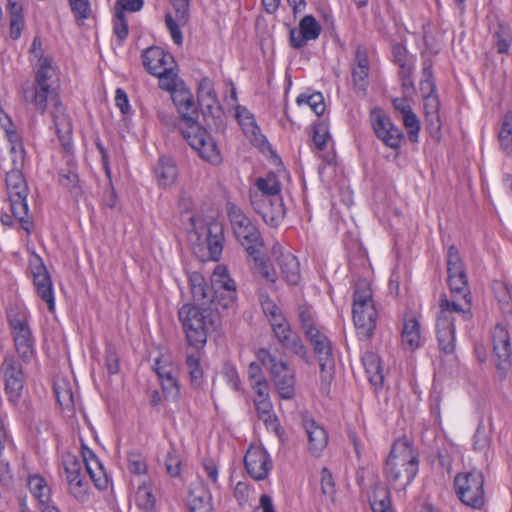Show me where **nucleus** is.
I'll use <instances>...</instances> for the list:
<instances>
[{
    "label": "nucleus",
    "instance_id": "nucleus-52",
    "mask_svg": "<svg viewBox=\"0 0 512 512\" xmlns=\"http://www.w3.org/2000/svg\"><path fill=\"white\" fill-rule=\"evenodd\" d=\"M404 142V135L400 128L393 124L386 123V146L395 150L399 149Z\"/></svg>",
    "mask_w": 512,
    "mask_h": 512
},
{
    "label": "nucleus",
    "instance_id": "nucleus-41",
    "mask_svg": "<svg viewBox=\"0 0 512 512\" xmlns=\"http://www.w3.org/2000/svg\"><path fill=\"white\" fill-rule=\"evenodd\" d=\"M6 316L12 329L28 325L26 311L20 305H9L6 309Z\"/></svg>",
    "mask_w": 512,
    "mask_h": 512
},
{
    "label": "nucleus",
    "instance_id": "nucleus-12",
    "mask_svg": "<svg viewBox=\"0 0 512 512\" xmlns=\"http://www.w3.org/2000/svg\"><path fill=\"white\" fill-rule=\"evenodd\" d=\"M493 355L500 379H504L512 365V347L508 329L497 323L492 330Z\"/></svg>",
    "mask_w": 512,
    "mask_h": 512
},
{
    "label": "nucleus",
    "instance_id": "nucleus-21",
    "mask_svg": "<svg viewBox=\"0 0 512 512\" xmlns=\"http://www.w3.org/2000/svg\"><path fill=\"white\" fill-rule=\"evenodd\" d=\"M142 64L147 72L152 75L162 69L171 67L175 62L171 54L166 53L160 47L151 46L142 53Z\"/></svg>",
    "mask_w": 512,
    "mask_h": 512
},
{
    "label": "nucleus",
    "instance_id": "nucleus-31",
    "mask_svg": "<svg viewBox=\"0 0 512 512\" xmlns=\"http://www.w3.org/2000/svg\"><path fill=\"white\" fill-rule=\"evenodd\" d=\"M28 487L40 504H47L49 502L50 488L47 486L45 480L41 476H31L28 480Z\"/></svg>",
    "mask_w": 512,
    "mask_h": 512
},
{
    "label": "nucleus",
    "instance_id": "nucleus-45",
    "mask_svg": "<svg viewBox=\"0 0 512 512\" xmlns=\"http://www.w3.org/2000/svg\"><path fill=\"white\" fill-rule=\"evenodd\" d=\"M136 505L142 510L149 511L155 505V497L146 484H142L136 491Z\"/></svg>",
    "mask_w": 512,
    "mask_h": 512
},
{
    "label": "nucleus",
    "instance_id": "nucleus-32",
    "mask_svg": "<svg viewBox=\"0 0 512 512\" xmlns=\"http://www.w3.org/2000/svg\"><path fill=\"white\" fill-rule=\"evenodd\" d=\"M192 305L198 306L212 313L214 304H216L217 290H191Z\"/></svg>",
    "mask_w": 512,
    "mask_h": 512
},
{
    "label": "nucleus",
    "instance_id": "nucleus-14",
    "mask_svg": "<svg viewBox=\"0 0 512 512\" xmlns=\"http://www.w3.org/2000/svg\"><path fill=\"white\" fill-rule=\"evenodd\" d=\"M0 371L3 375L5 393L10 402L16 403L21 397L25 379L22 365L12 356H6Z\"/></svg>",
    "mask_w": 512,
    "mask_h": 512
},
{
    "label": "nucleus",
    "instance_id": "nucleus-25",
    "mask_svg": "<svg viewBox=\"0 0 512 512\" xmlns=\"http://www.w3.org/2000/svg\"><path fill=\"white\" fill-rule=\"evenodd\" d=\"M256 398L254 400L255 408L260 419L266 425L269 423L276 424L277 419L272 412V403L269 400V388L254 390Z\"/></svg>",
    "mask_w": 512,
    "mask_h": 512
},
{
    "label": "nucleus",
    "instance_id": "nucleus-15",
    "mask_svg": "<svg viewBox=\"0 0 512 512\" xmlns=\"http://www.w3.org/2000/svg\"><path fill=\"white\" fill-rule=\"evenodd\" d=\"M172 94V100L180 115L178 128L180 132L184 127L192 126L198 122L199 111L195 105L192 94L184 88L175 90Z\"/></svg>",
    "mask_w": 512,
    "mask_h": 512
},
{
    "label": "nucleus",
    "instance_id": "nucleus-37",
    "mask_svg": "<svg viewBox=\"0 0 512 512\" xmlns=\"http://www.w3.org/2000/svg\"><path fill=\"white\" fill-rule=\"evenodd\" d=\"M212 288H236L234 280L230 277L228 270L225 266H216L213 274L211 275Z\"/></svg>",
    "mask_w": 512,
    "mask_h": 512
},
{
    "label": "nucleus",
    "instance_id": "nucleus-23",
    "mask_svg": "<svg viewBox=\"0 0 512 512\" xmlns=\"http://www.w3.org/2000/svg\"><path fill=\"white\" fill-rule=\"evenodd\" d=\"M363 365L370 384L374 387L377 394L382 390L384 383V373L382 369L381 358L372 351L366 352L362 357Z\"/></svg>",
    "mask_w": 512,
    "mask_h": 512
},
{
    "label": "nucleus",
    "instance_id": "nucleus-18",
    "mask_svg": "<svg viewBox=\"0 0 512 512\" xmlns=\"http://www.w3.org/2000/svg\"><path fill=\"white\" fill-rule=\"evenodd\" d=\"M307 338L313 346L314 353L317 355L321 372L331 376L335 362L329 338L319 330L313 332Z\"/></svg>",
    "mask_w": 512,
    "mask_h": 512
},
{
    "label": "nucleus",
    "instance_id": "nucleus-27",
    "mask_svg": "<svg viewBox=\"0 0 512 512\" xmlns=\"http://www.w3.org/2000/svg\"><path fill=\"white\" fill-rule=\"evenodd\" d=\"M13 330L14 342L17 353L22 358H29L32 355V337L28 325Z\"/></svg>",
    "mask_w": 512,
    "mask_h": 512
},
{
    "label": "nucleus",
    "instance_id": "nucleus-29",
    "mask_svg": "<svg viewBox=\"0 0 512 512\" xmlns=\"http://www.w3.org/2000/svg\"><path fill=\"white\" fill-rule=\"evenodd\" d=\"M256 187L257 190L250 191V193H260L271 198L280 197L281 185L273 173H269L265 178L257 179Z\"/></svg>",
    "mask_w": 512,
    "mask_h": 512
},
{
    "label": "nucleus",
    "instance_id": "nucleus-17",
    "mask_svg": "<svg viewBox=\"0 0 512 512\" xmlns=\"http://www.w3.org/2000/svg\"><path fill=\"white\" fill-rule=\"evenodd\" d=\"M302 426L308 437V450L319 457L328 444V434L324 427L317 424L316 421L307 413L302 414Z\"/></svg>",
    "mask_w": 512,
    "mask_h": 512
},
{
    "label": "nucleus",
    "instance_id": "nucleus-28",
    "mask_svg": "<svg viewBox=\"0 0 512 512\" xmlns=\"http://www.w3.org/2000/svg\"><path fill=\"white\" fill-rule=\"evenodd\" d=\"M402 343L411 351L420 346V324L415 318L405 320L402 331Z\"/></svg>",
    "mask_w": 512,
    "mask_h": 512
},
{
    "label": "nucleus",
    "instance_id": "nucleus-57",
    "mask_svg": "<svg viewBox=\"0 0 512 512\" xmlns=\"http://www.w3.org/2000/svg\"><path fill=\"white\" fill-rule=\"evenodd\" d=\"M113 30L115 35L120 41H123L127 38L129 33L128 22L125 17V13L121 10H116L115 12V20L113 25Z\"/></svg>",
    "mask_w": 512,
    "mask_h": 512
},
{
    "label": "nucleus",
    "instance_id": "nucleus-39",
    "mask_svg": "<svg viewBox=\"0 0 512 512\" xmlns=\"http://www.w3.org/2000/svg\"><path fill=\"white\" fill-rule=\"evenodd\" d=\"M248 379L253 390L268 389L269 384L263 375L261 365L251 362L248 367Z\"/></svg>",
    "mask_w": 512,
    "mask_h": 512
},
{
    "label": "nucleus",
    "instance_id": "nucleus-53",
    "mask_svg": "<svg viewBox=\"0 0 512 512\" xmlns=\"http://www.w3.org/2000/svg\"><path fill=\"white\" fill-rule=\"evenodd\" d=\"M329 137L328 126L325 122L319 121L313 126V142L318 150H323Z\"/></svg>",
    "mask_w": 512,
    "mask_h": 512
},
{
    "label": "nucleus",
    "instance_id": "nucleus-48",
    "mask_svg": "<svg viewBox=\"0 0 512 512\" xmlns=\"http://www.w3.org/2000/svg\"><path fill=\"white\" fill-rule=\"evenodd\" d=\"M424 100V110L427 116L428 121L431 124H437L439 121V108H440V101L437 96L435 95H429L426 97H423Z\"/></svg>",
    "mask_w": 512,
    "mask_h": 512
},
{
    "label": "nucleus",
    "instance_id": "nucleus-51",
    "mask_svg": "<svg viewBox=\"0 0 512 512\" xmlns=\"http://www.w3.org/2000/svg\"><path fill=\"white\" fill-rule=\"evenodd\" d=\"M128 469L131 473L136 475L145 474L147 472V464L139 452H129L127 456Z\"/></svg>",
    "mask_w": 512,
    "mask_h": 512
},
{
    "label": "nucleus",
    "instance_id": "nucleus-56",
    "mask_svg": "<svg viewBox=\"0 0 512 512\" xmlns=\"http://www.w3.org/2000/svg\"><path fill=\"white\" fill-rule=\"evenodd\" d=\"M105 366L110 374H117L120 370L119 356L112 344L105 347Z\"/></svg>",
    "mask_w": 512,
    "mask_h": 512
},
{
    "label": "nucleus",
    "instance_id": "nucleus-2",
    "mask_svg": "<svg viewBox=\"0 0 512 512\" xmlns=\"http://www.w3.org/2000/svg\"><path fill=\"white\" fill-rule=\"evenodd\" d=\"M228 216L235 237L247 252L253 274L264 279L266 284H274L276 271L263 251L264 241L258 228L236 207L230 208Z\"/></svg>",
    "mask_w": 512,
    "mask_h": 512
},
{
    "label": "nucleus",
    "instance_id": "nucleus-60",
    "mask_svg": "<svg viewBox=\"0 0 512 512\" xmlns=\"http://www.w3.org/2000/svg\"><path fill=\"white\" fill-rule=\"evenodd\" d=\"M162 391L166 398L177 399L179 396V386L173 375H166V378L160 380Z\"/></svg>",
    "mask_w": 512,
    "mask_h": 512
},
{
    "label": "nucleus",
    "instance_id": "nucleus-61",
    "mask_svg": "<svg viewBox=\"0 0 512 512\" xmlns=\"http://www.w3.org/2000/svg\"><path fill=\"white\" fill-rule=\"evenodd\" d=\"M321 490L331 501L334 500L335 483L331 472L326 467L321 472Z\"/></svg>",
    "mask_w": 512,
    "mask_h": 512
},
{
    "label": "nucleus",
    "instance_id": "nucleus-43",
    "mask_svg": "<svg viewBox=\"0 0 512 512\" xmlns=\"http://www.w3.org/2000/svg\"><path fill=\"white\" fill-rule=\"evenodd\" d=\"M420 91L423 97L436 94L435 83L433 81L432 65L429 61L424 62L423 65Z\"/></svg>",
    "mask_w": 512,
    "mask_h": 512
},
{
    "label": "nucleus",
    "instance_id": "nucleus-58",
    "mask_svg": "<svg viewBox=\"0 0 512 512\" xmlns=\"http://www.w3.org/2000/svg\"><path fill=\"white\" fill-rule=\"evenodd\" d=\"M86 471L97 489L102 490L107 487L108 479L101 463H99V466H96V469L88 466Z\"/></svg>",
    "mask_w": 512,
    "mask_h": 512
},
{
    "label": "nucleus",
    "instance_id": "nucleus-20",
    "mask_svg": "<svg viewBox=\"0 0 512 512\" xmlns=\"http://www.w3.org/2000/svg\"><path fill=\"white\" fill-rule=\"evenodd\" d=\"M447 273L449 288H464L468 285L467 275L458 249L451 245L447 252Z\"/></svg>",
    "mask_w": 512,
    "mask_h": 512
},
{
    "label": "nucleus",
    "instance_id": "nucleus-34",
    "mask_svg": "<svg viewBox=\"0 0 512 512\" xmlns=\"http://www.w3.org/2000/svg\"><path fill=\"white\" fill-rule=\"evenodd\" d=\"M186 366L190 376L191 383L194 387H200L203 380V371L200 365V357L197 354L186 355Z\"/></svg>",
    "mask_w": 512,
    "mask_h": 512
},
{
    "label": "nucleus",
    "instance_id": "nucleus-6",
    "mask_svg": "<svg viewBox=\"0 0 512 512\" xmlns=\"http://www.w3.org/2000/svg\"><path fill=\"white\" fill-rule=\"evenodd\" d=\"M186 340L196 349L207 342L208 330L213 325L211 313L192 304H184L178 311Z\"/></svg>",
    "mask_w": 512,
    "mask_h": 512
},
{
    "label": "nucleus",
    "instance_id": "nucleus-44",
    "mask_svg": "<svg viewBox=\"0 0 512 512\" xmlns=\"http://www.w3.org/2000/svg\"><path fill=\"white\" fill-rule=\"evenodd\" d=\"M69 6L76 21L83 23L92 15L90 0H69Z\"/></svg>",
    "mask_w": 512,
    "mask_h": 512
},
{
    "label": "nucleus",
    "instance_id": "nucleus-26",
    "mask_svg": "<svg viewBox=\"0 0 512 512\" xmlns=\"http://www.w3.org/2000/svg\"><path fill=\"white\" fill-rule=\"evenodd\" d=\"M211 499V494L203 487L190 490V512H213Z\"/></svg>",
    "mask_w": 512,
    "mask_h": 512
},
{
    "label": "nucleus",
    "instance_id": "nucleus-42",
    "mask_svg": "<svg viewBox=\"0 0 512 512\" xmlns=\"http://www.w3.org/2000/svg\"><path fill=\"white\" fill-rule=\"evenodd\" d=\"M31 273L36 288H52L49 273L40 259H37V264L32 266Z\"/></svg>",
    "mask_w": 512,
    "mask_h": 512
},
{
    "label": "nucleus",
    "instance_id": "nucleus-24",
    "mask_svg": "<svg viewBox=\"0 0 512 512\" xmlns=\"http://www.w3.org/2000/svg\"><path fill=\"white\" fill-rule=\"evenodd\" d=\"M282 278L290 286H296L300 283V264L296 256L287 252L282 253L278 258Z\"/></svg>",
    "mask_w": 512,
    "mask_h": 512
},
{
    "label": "nucleus",
    "instance_id": "nucleus-46",
    "mask_svg": "<svg viewBox=\"0 0 512 512\" xmlns=\"http://www.w3.org/2000/svg\"><path fill=\"white\" fill-rule=\"evenodd\" d=\"M63 466L66 474L67 483H71L74 480L83 476L81 472V463L80 461L71 455H68L63 460Z\"/></svg>",
    "mask_w": 512,
    "mask_h": 512
},
{
    "label": "nucleus",
    "instance_id": "nucleus-38",
    "mask_svg": "<svg viewBox=\"0 0 512 512\" xmlns=\"http://www.w3.org/2000/svg\"><path fill=\"white\" fill-rule=\"evenodd\" d=\"M153 75L159 78V87L162 90L172 93L177 89L178 75L174 72L173 66L162 69Z\"/></svg>",
    "mask_w": 512,
    "mask_h": 512
},
{
    "label": "nucleus",
    "instance_id": "nucleus-30",
    "mask_svg": "<svg viewBox=\"0 0 512 512\" xmlns=\"http://www.w3.org/2000/svg\"><path fill=\"white\" fill-rule=\"evenodd\" d=\"M156 177L161 185H169L177 176V169L170 159H160L155 167Z\"/></svg>",
    "mask_w": 512,
    "mask_h": 512
},
{
    "label": "nucleus",
    "instance_id": "nucleus-59",
    "mask_svg": "<svg viewBox=\"0 0 512 512\" xmlns=\"http://www.w3.org/2000/svg\"><path fill=\"white\" fill-rule=\"evenodd\" d=\"M165 467L167 473L172 477H177L181 472V461L174 448H172L165 458Z\"/></svg>",
    "mask_w": 512,
    "mask_h": 512
},
{
    "label": "nucleus",
    "instance_id": "nucleus-8",
    "mask_svg": "<svg viewBox=\"0 0 512 512\" xmlns=\"http://www.w3.org/2000/svg\"><path fill=\"white\" fill-rule=\"evenodd\" d=\"M454 487L459 500L474 509L484 505V476L482 472L472 470L458 473L454 479Z\"/></svg>",
    "mask_w": 512,
    "mask_h": 512
},
{
    "label": "nucleus",
    "instance_id": "nucleus-35",
    "mask_svg": "<svg viewBox=\"0 0 512 512\" xmlns=\"http://www.w3.org/2000/svg\"><path fill=\"white\" fill-rule=\"evenodd\" d=\"M57 402L63 409H71L74 406V395L68 383L62 381L54 385Z\"/></svg>",
    "mask_w": 512,
    "mask_h": 512
},
{
    "label": "nucleus",
    "instance_id": "nucleus-1",
    "mask_svg": "<svg viewBox=\"0 0 512 512\" xmlns=\"http://www.w3.org/2000/svg\"><path fill=\"white\" fill-rule=\"evenodd\" d=\"M31 53L38 59L39 69L35 74V82L32 85L24 87L22 90L24 101L28 104H32L41 114L45 112L48 103L52 105L51 116L56 133L63 149L69 152L72 149V124L68 115L65 113V109L56 89L52 88L48 83L50 78L48 71L51 68V62L48 58L44 57V51L39 37L34 38Z\"/></svg>",
    "mask_w": 512,
    "mask_h": 512
},
{
    "label": "nucleus",
    "instance_id": "nucleus-16",
    "mask_svg": "<svg viewBox=\"0 0 512 512\" xmlns=\"http://www.w3.org/2000/svg\"><path fill=\"white\" fill-rule=\"evenodd\" d=\"M244 465L253 479L264 480L272 467V462L266 450L251 448L244 457Z\"/></svg>",
    "mask_w": 512,
    "mask_h": 512
},
{
    "label": "nucleus",
    "instance_id": "nucleus-19",
    "mask_svg": "<svg viewBox=\"0 0 512 512\" xmlns=\"http://www.w3.org/2000/svg\"><path fill=\"white\" fill-rule=\"evenodd\" d=\"M322 31L321 25L312 15L304 16L299 23V31H290V43L293 48L300 49L308 41L316 40Z\"/></svg>",
    "mask_w": 512,
    "mask_h": 512
},
{
    "label": "nucleus",
    "instance_id": "nucleus-62",
    "mask_svg": "<svg viewBox=\"0 0 512 512\" xmlns=\"http://www.w3.org/2000/svg\"><path fill=\"white\" fill-rule=\"evenodd\" d=\"M299 321L306 337L313 334V332L318 331V329L313 324V317L311 312L305 307L299 308Z\"/></svg>",
    "mask_w": 512,
    "mask_h": 512
},
{
    "label": "nucleus",
    "instance_id": "nucleus-54",
    "mask_svg": "<svg viewBox=\"0 0 512 512\" xmlns=\"http://www.w3.org/2000/svg\"><path fill=\"white\" fill-rule=\"evenodd\" d=\"M3 128L5 129L9 141L13 144L11 147V153L15 156L14 159L19 157V161H24L25 158V149L22 143L19 141V136L17 132L12 127H7L6 124H3Z\"/></svg>",
    "mask_w": 512,
    "mask_h": 512
},
{
    "label": "nucleus",
    "instance_id": "nucleus-22",
    "mask_svg": "<svg viewBox=\"0 0 512 512\" xmlns=\"http://www.w3.org/2000/svg\"><path fill=\"white\" fill-rule=\"evenodd\" d=\"M198 97L205 106L206 111L204 112V115L208 112L214 119H219L221 123V116L223 113L222 108L218 102L213 83L209 78L205 77L199 82Z\"/></svg>",
    "mask_w": 512,
    "mask_h": 512
},
{
    "label": "nucleus",
    "instance_id": "nucleus-9",
    "mask_svg": "<svg viewBox=\"0 0 512 512\" xmlns=\"http://www.w3.org/2000/svg\"><path fill=\"white\" fill-rule=\"evenodd\" d=\"M181 134L191 148L198 152L202 159L214 165L221 162V155L216 143L199 122L192 124V126L184 127Z\"/></svg>",
    "mask_w": 512,
    "mask_h": 512
},
{
    "label": "nucleus",
    "instance_id": "nucleus-10",
    "mask_svg": "<svg viewBox=\"0 0 512 512\" xmlns=\"http://www.w3.org/2000/svg\"><path fill=\"white\" fill-rule=\"evenodd\" d=\"M372 290H355L353 297V321L364 336H370L375 328L376 310Z\"/></svg>",
    "mask_w": 512,
    "mask_h": 512
},
{
    "label": "nucleus",
    "instance_id": "nucleus-4",
    "mask_svg": "<svg viewBox=\"0 0 512 512\" xmlns=\"http://www.w3.org/2000/svg\"><path fill=\"white\" fill-rule=\"evenodd\" d=\"M418 471V457L406 437L397 439L391 446L386 459V480L396 490L408 485Z\"/></svg>",
    "mask_w": 512,
    "mask_h": 512
},
{
    "label": "nucleus",
    "instance_id": "nucleus-11",
    "mask_svg": "<svg viewBox=\"0 0 512 512\" xmlns=\"http://www.w3.org/2000/svg\"><path fill=\"white\" fill-rule=\"evenodd\" d=\"M223 243V226L218 222H210L206 227L205 241L193 244L192 250L201 262L218 261L222 255Z\"/></svg>",
    "mask_w": 512,
    "mask_h": 512
},
{
    "label": "nucleus",
    "instance_id": "nucleus-50",
    "mask_svg": "<svg viewBox=\"0 0 512 512\" xmlns=\"http://www.w3.org/2000/svg\"><path fill=\"white\" fill-rule=\"evenodd\" d=\"M69 485L70 494L79 502H85L88 500V483L85 481V476L74 480Z\"/></svg>",
    "mask_w": 512,
    "mask_h": 512
},
{
    "label": "nucleus",
    "instance_id": "nucleus-3",
    "mask_svg": "<svg viewBox=\"0 0 512 512\" xmlns=\"http://www.w3.org/2000/svg\"><path fill=\"white\" fill-rule=\"evenodd\" d=\"M451 299H440V312L437 318V340L439 348L445 354L455 351V328L452 313L470 314L471 295L469 290H451Z\"/></svg>",
    "mask_w": 512,
    "mask_h": 512
},
{
    "label": "nucleus",
    "instance_id": "nucleus-40",
    "mask_svg": "<svg viewBox=\"0 0 512 512\" xmlns=\"http://www.w3.org/2000/svg\"><path fill=\"white\" fill-rule=\"evenodd\" d=\"M8 9L10 13L11 36L13 39H17L21 33L20 25L23 23L22 6L19 2H11L8 4Z\"/></svg>",
    "mask_w": 512,
    "mask_h": 512
},
{
    "label": "nucleus",
    "instance_id": "nucleus-33",
    "mask_svg": "<svg viewBox=\"0 0 512 512\" xmlns=\"http://www.w3.org/2000/svg\"><path fill=\"white\" fill-rule=\"evenodd\" d=\"M59 182L69 190L74 198H78L82 194L81 187L78 185V175L72 168L62 169L59 172Z\"/></svg>",
    "mask_w": 512,
    "mask_h": 512
},
{
    "label": "nucleus",
    "instance_id": "nucleus-55",
    "mask_svg": "<svg viewBox=\"0 0 512 512\" xmlns=\"http://www.w3.org/2000/svg\"><path fill=\"white\" fill-rule=\"evenodd\" d=\"M283 347L291 350L294 354L304 359L305 362H309L307 348L303 344L302 340L297 335H292L288 338V341L282 344Z\"/></svg>",
    "mask_w": 512,
    "mask_h": 512
},
{
    "label": "nucleus",
    "instance_id": "nucleus-7",
    "mask_svg": "<svg viewBox=\"0 0 512 512\" xmlns=\"http://www.w3.org/2000/svg\"><path fill=\"white\" fill-rule=\"evenodd\" d=\"M257 358L262 366L270 369V377L279 396L286 400L292 399L295 396V372L266 349H260Z\"/></svg>",
    "mask_w": 512,
    "mask_h": 512
},
{
    "label": "nucleus",
    "instance_id": "nucleus-63",
    "mask_svg": "<svg viewBox=\"0 0 512 512\" xmlns=\"http://www.w3.org/2000/svg\"><path fill=\"white\" fill-rule=\"evenodd\" d=\"M392 59L393 62L396 63L400 69L402 67H410V61L407 57L406 48L402 44H395L392 46Z\"/></svg>",
    "mask_w": 512,
    "mask_h": 512
},
{
    "label": "nucleus",
    "instance_id": "nucleus-49",
    "mask_svg": "<svg viewBox=\"0 0 512 512\" xmlns=\"http://www.w3.org/2000/svg\"><path fill=\"white\" fill-rule=\"evenodd\" d=\"M369 120L375 135L384 142V112L380 107L370 110Z\"/></svg>",
    "mask_w": 512,
    "mask_h": 512
},
{
    "label": "nucleus",
    "instance_id": "nucleus-13",
    "mask_svg": "<svg viewBox=\"0 0 512 512\" xmlns=\"http://www.w3.org/2000/svg\"><path fill=\"white\" fill-rule=\"evenodd\" d=\"M249 199L253 210L261 216L267 225L271 227L280 225L285 216L281 197L271 198L260 193H250Z\"/></svg>",
    "mask_w": 512,
    "mask_h": 512
},
{
    "label": "nucleus",
    "instance_id": "nucleus-47",
    "mask_svg": "<svg viewBox=\"0 0 512 512\" xmlns=\"http://www.w3.org/2000/svg\"><path fill=\"white\" fill-rule=\"evenodd\" d=\"M402 121L407 129L409 140L413 143L418 142L420 122L416 114L411 110L409 113L402 115Z\"/></svg>",
    "mask_w": 512,
    "mask_h": 512
},
{
    "label": "nucleus",
    "instance_id": "nucleus-64",
    "mask_svg": "<svg viewBox=\"0 0 512 512\" xmlns=\"http://www.w3.org/2000/svg\"><path fill=\"white\" fill-rule=\"evenodd\" d=\"M512 120L510 121L508 117L504 120L502 124V128L499 132V141L501 147L505 150H508L512 143Z\"/></svg>",
    "mask_w": 512,
    "mask_h": 512
},
{
    "label": "nucleus",
    "instance_id": "nucleus-36",
    "mask_svg": "<svg viewBox=\"0 0 512 512\" xmlns=\"http://www.w3.org/2000/svg\"><path fill=\"white\" fill-rule=\"evenodd\" d=\"M296 102L298 105L307 104L312 111L317 115L321 116L325 111L324 97L320 92L313 93L311 95L300 94Z\"/></svg>",
    "mask_w": 512,
    "mask_h": 512
},
{
    "label": "nucleus",
    "instance_id": "nucleus-5",
    "mask_svg": "<svg viewBox=\"0 0 512 512\" xmlns=\"http://www.w3.org/2000/svg\"><path fill=\"white\" fill-rule=\"evenodd\" d=\"M23 161L13 159V168L6 173V190L13 217L19 221L21 227L31 232L32 223L28 216V185L22 173Z\"/></svg>",
    "mask_w": 512,
    "mask_h": 512
}]
</instances>
